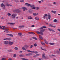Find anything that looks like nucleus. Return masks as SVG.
<instances>
[{
  "instance_id": "f257e3e1",
  "label": "nucleus",
  "mask_w": 60,
  "mask_h": 60,
  "mask_svg": "<svg viewBox=\"0 0 60 60\" xmlns=\"http://www.w3.org/2000/svg\"><path fill=\"white\" fill-rule=\"evenodd\" d=\"M40 32L37 31L36 32L38 34H41V35H43V33L45 31V30L41 28L40 30Z\"/></svg>"
},
{
  "instance_id": "f03ea898",
  "label": "nucleus",
  "mask_w": 60,
  "mask_h": 60,
  "mask_svg": "<svg viewBox=\"0 0 60 60\" xmlns=\"http://www.w3.org/2000/svg\"><path fill=\"white\" fill-rule=\"evenodd\" d=\"M25 5H26V6H30V8H32V7H34V5H31L30 4H28V3H25Z\"/></svg>"
},
{
  "instance_id": "7ed1b4c3",
  "label": "nucleus",
  "mask_w": 60,
  "mask_h": 60,
  "mask_svg": "<svg viewBox=\"0 0 60 60\" xmlns=\"http://www.w3.org/2000/svg\"><path fill=\"white\" fill-rule=\"evenodd\" d=\"M16 16V14H13L11 15V17L12 19H15Z\"/></svg>"
},
{
  "instance_id": "20e7f679",
  "label": "nucleus",
  "mask_w": 60,
  "mask_h": 60,
  "mask_svg": "<svg viewBox=\"0 0 60 60\" xmlns=\"http://www.w3.org/2000/svg\"><path fill=\"white\" fill-rule=\"evenodd\" d=\"M14 12H16V13H20V10L19 9H15L13 11Z\"/></svg>"
},
{
  "instance_id": "39448f33",
  "label": "nucleus",
  "mask_w": 60,
  "mask_h": 60,
  "mask_svg": "<svg viewBox=\"0 0 60 60\" xmlns=\"http://www.w3.org/2000/svg\"><path fill=\"white\" fill-rule=\"evenodd\" d=\"M23 9V11H26V10H27V9L26 8L24 7L19 8V9Z\"/></svg>"
},
{
  "instance_id": "423d86ee",
  "label": "nucleus",
  "mask_w": 60,
  "mask_h": 60,
  "mask_svg": "<svg viewBox=\"0 0 60 60\" xmlns=\"http://www.w3.org/2000/svg\"><path fill=\"white\" fill-rule=\"evenodd\" d=\"M54 54H56V53H57L58 54H60V52L58 50L54 51Z\"/></svg>"
},
{
  "instance_id": "0eeeda50",
  "label": "nucleus",
  "mask_w": 60,
  "mask_h": 60,
  "mask_svg": "<svg viewBox=\"0 0 60 60\" xmlns=\"http://www.w3.org/2000/svg\"><path fill=\"white\" fill-rule=\"evenodd\" d=\"M1 7H3V8L4 9H5V5H4V4L3 3H2L1 4Z\"/></svg>"
},
{
  "instance_id": "6e6552de",
  "label": "nucleus",
  "mask_w": 60,
  "mask_h": 60,
  "mask_svg": "<svg viewBox=\"0 0 60 60\" xmlns=\"http://www.w3.org/2000/svg\"><path fill=\"white\" fill-rule=\"evenodd\" d=\"M42 58L43 59L46 58V57L45 56V53H44V52H43L42 54Z\"/></svg>"
},
{
  "instance_id": "1a4fd4ad",
  "label": "nucleus",
  "mask_w": 60,
  "mask_h": 60,
  "mask_svg": "<svg viewBox=\"0 0 60 60\" xmlns=\"http://www.w3.org/2000/svg\"><path fill=\"white\" fill-rule=\"evenodd\" d=\"M13 44V42L9 41L8 42V44L9 45H12Z\"/></svg>"
},
{
  "instance_id": "9d476101",
  "label": "nucleus",
  "mask_w": 60,
  "mask_h": 60,
  "mask_svg": "<svg viewBox=\"0 0 60 60\" xmlns=\"http://www.w3.org/2000/svg\"><path fill=\"white\" fill-rule=\"evenodd\" d=\"M9 42L8 41H5L4 42V44L5 45H7L8 44Z\"/></svg>"
},
{
  "instance_id": "9b49d317",
  "label": "nucleus",
  "mask_w": 60,
  "mask_h": 60,
  "mask_svg": "<svg viewBox=\"0 0 60 60\" xmlns=\"http://www.w3.org/2000/svg\"><path fill=\"white\" fill-rule=\"evenodd\" d=\"M10 40H11V38H4L3 39V40L4 41H5V40H9V41Z\"/></svg>"
},
{
  "instance_id": "f8f14e48",
  "label": "nucleus",
  "mask_w": 60,
  "mask_h": 60,
  "mask_svg": "<svg viewBox=\"0 0 60 60\" xmlns=\"http://www.w3.org/2000/svg\"><path fill=\"white\" fill-rule=\"evenodd\" d=\"M18 35H19V36H21V37H22V36H23L22 34L21 33H18Z\"/></svg>"
},
{
  "instance_id": "ddd939ff",
  "label": "nucleus",
  "mask_w": 60,
  "mask_h": 60,
  "mask_svg": "<svg viewBox=\"0 0 60 60\" xmlns=\"http://www.w3.org/2000/svg\"><path fill=\"white\" fill-rule=\"evenodd\" d=\"M51 12L53 13L54 14H55L56 13V11H53V10L51 11Z\"/></svg>"
},
{
  "instance_id": "4468645a",
  "label": "nucleus",
  "mask_w": 60,
  "mask_h": 60,
  "mask_svg": "<svg viewBox=\"0 0 60 60\" xmlns=\"http://www.w3.org/2000/svg\"><path fill=\"white\" fill-rule=\"evenodd\" d=\"M32 38L33 39H34L35 40H37V38L34 37H32Z\"/></svg>"
},
{
  "instance_id": "2eb2a0df",
  "label": "nucleus",
  "mask_w": 60,
  "mask_h": 60,
  "mask_svg": "<svg viewBox=\"0 0 60 60\" xmlns=\"http://www.w3.org/2000/svg\"><path fill=\"white\" fill-rule=\"evenodd\" d=\"M39 37L40 39H41V40H42L43 39L42 38V37L41 36V35H40L39 36Z\"/></svg>"
},
{
  "instance_id": "dca6fc26",
  "label": "nucleus",
  "mask_w": 60,
  "mask_h": 60,
  "mask_svg": "<svg viewBox=\"0 0 60 60\" xmlns=\"http://www.w3.org/2000/svg\"><path fill=\"white\" fill-rule=\"evenodd\" d=\"M48 43L49 44V45H53L55 44L54 43Z\"/></svg>"
},
{
  "instance_id": "f3484780",
  "label": "nucleus",
  "mask_w": 60,
  "mask_h": 60,
  "mask_svg": "<svg viewBox=\"0 0 60 60\" xmlns=\"http://www.w3.org/2000/svg\"><path fill=\"white\" fill-rule=\"evenodd\" d=\"M39 55H40L39 54H36V55H35V56H33V57H36V56H39Z\"/></svg>"
},
{
  "instance_id": "a211bd4d",
  "label": "nucleus",
  "mask_w": 60,
  "mask_h": 60,
  "mask_svg": "<svg viewBox=\"0 0 60 60\" xmlns=\"http://www.w3.org/2000/svg\"><path fill=\"white\" fill-rule=\"evenodd\" d=\"M33 15H34V16H36V15H38V13H33Z\"/></svg>"
},
{
  "instance_id": "6ab92c4d",
  "label": "nucleus",
  "mask_w": 60,
  "mask_h": 60,
  "mask_svg": "<svg viewBox=\"0 0 60 60\" xmlns=\"http://www.w3.org/2000/svg\"><path fill=\"white\" fill-rule=\"evenodd\" d=\"M28 33L29 34H34V33L31 32H29Z\"/></svg>"
},
{
  "instance_id": "aec40b11",
  "label": "nucleus",
  "mask_w": 60,
  "mask_h": 60,
  "mask_svg": "<svg viewBox=\"0 0 60 60\" xmlns=\"http://www.w3.org/2000/svg\"><path fill=\"white\" fill-rule=\"evenodd\" d=\"M35 19H36V20H39V18L38 17H35Z\"/></svg>"
},
{
  "instance_id": "412c9836",
  "label": "nucleus",
  "mask_w": 60,
  "mask_h": 60,
  "mask_svg": "<svg viewBox=\"0 0 60 60\" xmlns=\"http://www.w3.org/2000/svg\"><path fill=\"white\" fill-rule=\"evenodd\" d=\"M41 43L43 45H45V43H44V42L42 41H41Z\"/></svg>"
},
{
  "instance_id": "4be33fe9",
  "label": "nucleus",
  "mask_w": 60,
  "mask_h": 60,
  "mask_svg": "<svg viewBox=\"0 0 60 60\" xmlns=\"http://www.w3.org/2000/svg\"><path fill=\"white\" fill-rule=\"evenodd\" d=\"M41 49H42V50H44V51H47V50H46V49H43L42 47H41Z\"/></svg>"
},
{
  "instance_id": "5701e85b",
  "label": "nucleus",
  "mask_w": 60,
  "mask_h": 60,
  "mask_svg": "<svg viewBox=\"0 0 60 60\" xmlns=\"http://www.w3.org/2000/svg\"><path fill=\"white\" fill-rule=\"evenodd\" d=\"M22 49L23 50H26V48H25L24 47H22Z\"/></svg>"
},
{
  "instance_id": "b1692460",
  "label": "nucleus",
  "mask_w": 60,
  "mask_h": 60,
  "mask_svg": "<svg viewBox=\"0 0 60 60\" xmlns=\"http://www.w3.org/2000/svg\"><path fill=\"white\" fill-rule=\"evenodd\" d=\"M21 59L22 60H28V59L25 58H22Z\"/></svg>"
},
{
  "instance_id": "393cba45",
  "label": "nucleus",
  "mask_w": 60,
  "mask_h": 60,
  "mask_svg": "<svg viewBox=\"0 0 60 60\" xmlns=\"http://www.w3.org/2000/svg\"><path fill=\"white\" fill-rule=\"evenodd\" d=\"M48 16V18L49 19H50L51 16L50 15H49Z\"/></svg>"
},
{
  "instance_id": "a878e982",
  "label": "nucleus",
  "mask_w": 60,
  "mask_h": 60,
  "mask_svg": "<svg viewBox=\"0 0 60 60\" xmlns=\"http://www.w3.org/2000/svg\"><path fill=\"white\" fill-rule=\"evenodd\" d=\"M7 15H8V16H11V14L10 13H8L7 14Z\"/></svg>"
},
{
  "instance_id": "bb28decb",
  "label": "nucleus",
  "mask_w": 60,
  "mask_h": 60,
  "mask_svg": "<svg viewBox=\"0 0 60 60\" xmlns=\"http://www.w3.org/2000/svg\"><path fill=\"white\" fill-rule=\"evenodd\" d=\"M6 5L7 6H11V5L9 4H6Z\"/></svg>"
},
{
  "instance_id": "cd10ccee",
  "label": "nucleus",
  "mask_w": 60,
  "mask_h": 60,
  "mask_svg": "<svg viewBox=\"0 0 60 60\" xmlns=\"http://www.w3.org/2000/svg\"><path fill=\"white\" fill-rule=\"evenodd\" d=\"M28 19H32L33 18L31 17V16H29L28 17Z\"/></svg>"
},
{
  "instance_id": "c85d7f7f",
  "label": "nucleus",
  "mask_w": 60,
  "mask_h": 60,
  "mask_svg": "<svg viewBox=\"0 0 60 60\" xmlns=\"http://www.w3.org/2000/svg\"><path fill=\"white\" fill-rule=\"evenodd\" d=\"M8 24H11V25H14L15 23H11L10 22H8Z\"/></svg>"
},
{
  "instance_id": "c756f323",
  "label": "nucleus",
  "mask_w": 60,
  "mask_h": 60,
  "mask_svg": "<svg viewBox=\"0 0 60 60\" xmlns=\"http://www.w3.org/2000/svg\"><path fill=\"white\" fill-rule=\"evenodd\" d=\"M14 49L15 50H18V49H19V48L18 47H15L14 48Z\"/></svg>"
},
{
  "instance_id": "7c9ffc66",
  "label": "nucleus",
  "mask_w": 60,
  "mask_h": 60,
  "mask_svg": "<svg viewBox=\"0 0 60 60\" xmlns=\"http://www.w3.org/2000/svg\"><path fill=\"white\" fill-rule=\"evenodd\" d=\"M14 1L15 2H16V3H17V2H19V0H14Z\"/></svg>"
},
{
  "instance_id": "2f4dec72",
  "label": "nucleus",
  "mask_w": 60,
  "mask_h": 60,
  "mask_svg": "<svg viewBox=\"0 0 60 60\" xmlns=\"http://www.w3.org/2000/svg\"><path fill=\"white\" fill-rule=\"evenodd\" d=\"M50 31H52V32H53V33L55 32V30H54L52 29H51Z\"/></svg>"
},
{
  "instance_id": "473e14b6",
  "label": "nucleus",
  "mask_w": 60,
  "mask_h": 60,
  "mask_svg": "<svg viewBox=\"0 0 60 60\" xmlns=\"http://www.w3.org/2000/svg\"><path fill=\"white\" fill-rule=\"evenodd\" d=\"M49 26L51 27H53V25H52V24H49Z\"/></svg>"
},
{
  "instance_id": "72a5a7b5",
  "label": "nucleus",
  "mask_w": 60,
  "mask_h": 60,
  "mask_svg": "<svg viewBox=\"0 0 60 60\" xmlns=\"http://www.w3.org/2000/svg\"><path fill=\"white\" fill-rule=\"evenodd\" d=\"M24 0H20V2H24Z\"/></svg>"
},
{
  "instance_id": "f704fd0d",
  "label": "nucleus",
  "mask_w": 60,
  "mask_h": 60,
  "mask_svg": "<svg viewBox=\"0 0 60 60\" xmlns=\"http://www.w3.org/2000/svg\"><path fill=\"white\" fill-rule=\"evenodd\" d=\"M53 4H54L55 5H56V2H54L53 3Z\"/></svg>"
},
{
  "instance_id": "c9c22d12",
  "label": "nucleus",
  "mask_w": 60,
  "mask_h": 60,
  "mask_svg": "<svg viewBox=\"0 0 60 60\" xmlns=\"http://www.w3.org/2000/svg\"><path fill=\"white\" fill-rule=\"evenodd\" d=\"M25 47V48H26V49H27V48H28V46H27V45H25V46H24Z\"/></svg>"
},
{
  "instance_id": "e433bc0d",
  "label": "nucleus",
  "mask_w": 60,
  "mask_h": 60,
  "mask_svg": "<svg viewBox=\"0 0 60 60\" xmlns=\"http://www.w3.org/2000/svg\"><path fill=\"white\" fill-rule=\"evenodd\" d=\"M35 8H35V7H33L32 8V9H35Z\"/></svg>"
},
{
  "instance_id": "4c0bfd02",
  "label": "nucleus",
  "mask_w": 60,
  "mask_h": 60,
  "mask_svg": "<svg viewBox=\"0 0 60 60\" xmlns=\"http://www.w3.org/2000/svg\"><path fill=\"white\" fill-rule=\"evenodd\" d=\"M9 36H10V37H13V35H12V34H10Z\"/></svg>"
},
{
  "instance_id": "58836bf2",
  "label": "nucleus",
  "mask_w": 60,
  "mask_h": 60,
  "mask_svg": "<svg viewBox=\"0 0 60 60\" xmlns=\"http://www.w3.org/2000/svg\"><path fill=\"white\" fill-rule=\"evenodd\" d=\"M37 45L36 43L34 44V47H36L37 46Z\"/></svg>"
},
{
  "instance_id": "ea45409f",
  "label": "nucleus",
  "mask_w": 60,
  "mask_h": 60,
  "mask_svg": "<svg viewBox=\"0 0 60 60\" xmlns=\"http://www.w3.org/2000/svg\"><path fill=\"white\" fill-rule=\"evenodd\" d=\"M36 10H39V8L38 7H37L36 8Z\"/></svg>"
},
{
  "instance_id": "a19ab883",
  "label": "nucleus",
  "mask_w": 60,
  "mask_h": 60,
  "mask_svg": "<svg viewBox=\"0 0 60 60\" xmlns=\"http://www.w3.org/2000/svg\"><path fill=\"white\" fill-rule=\"evenodd\" d=\"M48 30H49V31H51V28H48Z\"/></svg>"
},
{
  "instance_id": "79ce46f5",
  "label": "nucleus",
  "mask_w": 60,
  "mask_h": 60,
  "mask_svg": "<svg viewBox=\"0 0 60 60\" xmlns=\"http://www.w3.org/2000/svg\"><path fill=\"white\" fill-rule=\"evenodd\" d=\"M27 52H31V51L30 50H27Z\"/></svg>"
},
{
  "instance_id": "37998d69",
  "label": "nucleus",
  "mask_w": 60,
  "mask_h": 60,
  "mask_svg": "<svg viewBox=\"0 0 60 60\" xmlns=\"http://www.w3.org/2000/svg\"><path fill=\"white\" fill-rule=\"evenodd\" d=\"M19 28H22V26H19Z\"/></svg>"
},
{
  "instance_id": "c03bdc74",
  "label": "nucleus",
  "mask_w": 60,
  "mask_h": 60,
  "mask_svg": "<svg viewBox=\"0 0 60 60\" xmlns=\"http://www.w3.org/2000/svg\"><path fill=\"white\" fill-rule=\"evenodd\" d=\"M42 27L43 28H46V27L45 26H43Z\"/></svg>"
},
{
  "instance_id": "a18cd8bd",
  "label": "nucleus",
  "mask_w": 60,
  "mask_h": 60,
  "mask_svg": "<svg viewBox=\"0 0 60 60\" xmlns=\"http://www.w3.org/2000/svg\"><path fill=\"white\" fill-rule=\"evenodd\" d=\"M33 55V54L32 53H29V56H30V55Z\"/></svg>"
},
{
  "instance_id": "49530a36",
  "label": "nucleus",
  "mask_w": 60,
  "mask_h": 60,
  "mask_svg": "<svg viewBox=\"0 0 60 60\" xmlns=\"http://www.w3.org/2000/svg\"><path fill=\"white\" fill-rule=\"evenodd\" d=\"M16 54H14V55L13 57H16Z\"/></svg>"
},
{
  "instance_id": "de8ad7c7",
  "label": "nucleus",
  "mask_w": 60,
  "mask_h": 60,
  "mask_svg": "<svg viewBox=\"0 0 60 60\" xmlns=\"http://www.w3.org/2000/svg\"><path fill=\"white\" fill-rule=\"evenodd\" d=\"M34 53H35V54H37V53H38V52H34Z\"/></svg>"
},
{
  "instance_id": "09e8293b",
  "label": "nucleus",
  "mask_w": 60,
  "mask_h": 60,
  "mask_svg": "<svg viewBox=\"0 0 60 60\" xmlns=\"http://www.w3.org/2000/svg\"><path fill=\"white\" fill-rule=\"evenodd\" d=\"M33 45H31V46L30 47V48H33Z\"/></svg>"
},
{
  "instance_id": "8fccbe9b",
  "label": "nucleus",
  "mask_w": 60,
  "mask_h": 60,
  "mask_svg": "<svg viewBox=\"0 0 60 60\" xmlns=\"http://www.w3.org/2000/svg\"><path fill=\"white\" fill-rule=\"evenodd\" d=\"M56 21H57V20H56V19H55L54 21V22H56Z\"/></svg>"
},
{
  "instance_id": "3c124183",
  "label": "nucleus",
  "mask_w": 60,
  "mask_h": 60,
  "mask_svg": "<svg viewBox=\"0 0 60 60\" xmlns=\"http://www.w3.org/2000/svg\"><path fill=\"white\" fill-rule=\"evenodd\" d=\"M57 30L59 31V32H60V29H57Z\"/></svg>"
},
{
  "instance_id": "603ef678",
  "label": "nucleus",
  "mask_w": 60,
  "mask_h": 60,
  "mask_svg": "<svg viewBox=\"0 0 60 60\" xmlns=\"http://www.w3.org/2000/svg\"><path fill=\"white\" fill-rule=\"evenodd\" d=\"M22 27H25V26L24 25L22 26Z\"/></svg>"
},
{
  "instance_id": "864d4df0",
  "label": "nucleus",
  "mask_w": 60,
  "mask_h": 60,
  "mask_svg": "<svg viewBox=\"0 0 60 60\" xmlns=\"http://www.w3.org/2000/svg\"><path fill=\"white\" fill-rule=\"evenodd\" d=\"M2 60H5V59L4 58H2Z\"/></svg>"
},
{
  "instance_id": "5fc2aeb1",
  "label": "nucleus",
  "mask_w": 60,
  "mask_h": 60,
  "mask_svg": "<svg viewBox=\"0 0 60 60\" xmlns=\"http://www.w3.org/2000/svg\"><path fill=\"white\" fill-rule=\"evenodd\" d=\"M26 56H29V53H28V54H26Z\"/></svg>"
},
{
  "instance_id": "6e6d98bb",
  "label": "nucleus",
  "mask_w": 60,
  "mask_h": 60,
  "mask_svg": "<svg viewBox=\"0 0 60 60\" xmlns=\"http://www.w3.org/2000/svg\"><path fill=\"white\" fill-rule=\"evenodd\" d=\"M8 60H12V59L11 58H10L8 59Z\"/></svg>"
},
{
  "instance_id": "4d7b16f0",
  "label": "nucleus",
  "mask_w": 60,
  "mask_h": 60,
  "mask_svg": "<svg viewBox=\"0 0 60 60\" xmlns=\"http://www.w3.org/2000/svg\"><path fill=\"white\" fill-rule=\"evenodd\" d=\"M45 43H46V44H48V42L47 41H46L45 42Z\"/></svg>"
},
{
  "instance_id": "13d9d810",
  "label": "nucleus",
  "mask_w": 60,
  "mask_h": 60,
  "mask_svg": "<svg viewBox=\"0 0 60 60\" xmlns=\"http://www.w3.org/2000/svg\"><path fill=\"white\" fill-rule=\"evenodd\" d=\"M19 56H23V55H20Z\"/></svg>"
},
{
  "instance_id": "bf43d9fd",
  "label": "nucleus",
  "mask_w": 60,
  "mask_h": 60,
  "mask_svg": "<svg viewBox=\"0 0 60 60\" xmlns=\"http://www.w3.org/2000/svg\"><path fill=\"white\" fill-rule=\"evenodd\" d=\"M5 30H6V31H8L9 30V29H5Z\"/></svg>"
},
{
  "instance_id": "052dcab7",
  "label": "nucleus",
  "mask_w": 60,
  "mask_h": 60,
  "mask_svg": "<svg viewBox=\"0 0 60 60\" xmlns=\"http://www.w3.org/2000/svg\"><path fill=\"white\" fill-rule=\"evenodd\" d=\"M31 27H34V25H32L31 26Z\"/></svg>"
},
{
  "instance_id": "680f3d73",
  "label": "nucleus",
  "mask_w": 60,
  "mask_h": 60,
  "mask_svg": "<svg viewBox=\"0 0 60 60\" xmlns=\"http://www.w3.org/2000/svg\"><path fill=\"white\" fill-rule=\"evenodd\" d=\"M45 18H46V16H44L43 17V19H45Z\"/></svg>"
},
{
  "instance_id": "e2e57ef3",
  "label": "nucleus",
  "mask_w": 60,
  "mask_h": 60,
  "mask_svg": "<svg viewBox=\"0 0 60 60\" xmlns=\"http://www.w3.org/2000/svg\"><path fill=\"white\" fill-rule=\"evenodd\" d=\"M45 16H46V17H47L48 16V15H47L46 14L45 15Z\"/></svg>"
},
{
  "instance_id": "0e129e2a",
  "label": "nucleus",
  "mask_w": 60,
  "mask_h": 60,
  "mask_svg": "<svg viewBox=\"0 0 60 60\" xmlns=\"http://www.w3.org/2000/svg\"><path fill=\"white\" fill-rule=\"evenodd\" d=\"M44 41H45V42H46L47 41H46V40L45 39L44 40Z\"/></svg>"
},
{
  "instance_id": "69168bd1",
  "label": "nucleus",
  "mask_w": 60,
  "mask_h": 60,
  "mask_svg": "<svg viewBox=\"0 0 60 60\" xmlns=\"http://www.w3.org/2000/svg\"><path fill=\"white\" fill-rule=\"evenodd\" d=\"M38 3H41V1H38Z\"/></svg>"
},
{
  "instance_id": "338daca9",
  "label": "nucleus",
  "mask_w": 60,
  "mask_h": 60,
  "mask_svg": "<svg viewBox=\"0 0 60 60\" xmlns=\"http://www.w3.org/2000/svg\"><path fill=\"white\" fill-rule=\"evenodd\" d=\"M34 51H31L30 52L31 53H34Z\"/></svg>"
},
{
  "instance_id": "774afa93",
  "label": "nucleus",
  "mask_w": 60,
  "mask_h": 60,
  "mask_svg": "<svg viewBox=\"0 0 60 60\" xmlns=\"http://www.w3.org/2000/svg\"><path fill=\"white\" fill-rule=\"evenodd\" d=\"M0 28L1 29V28H2V27L1 26H0Z\"/></svg>"
}]
</instances>
